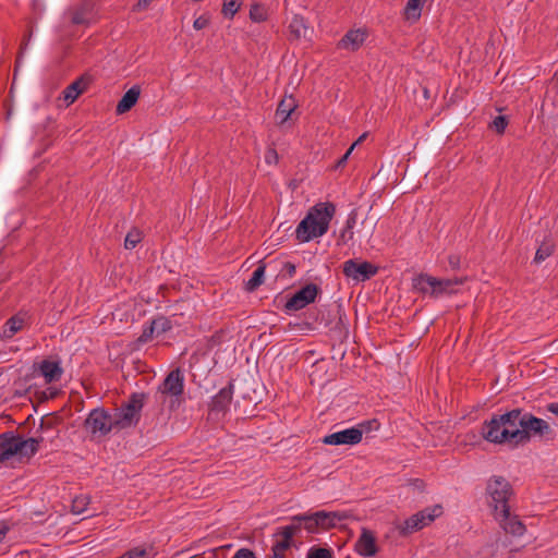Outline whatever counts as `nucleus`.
<instances>
[{
  "instance_id": "f257e3e1",
  "label": "nucleus",
  "mask_w": 558,
  "mask_h": 558,
  "mask_svg": "<svg viewBox=\"0 0 558 558\" xmlns=\"http://www.w3.org/2000/svg\"><path fill=\"white\" fill-rule=\"evenodd\" d=\"M523 410L513 409L500 415H494L490 421H485L482 427L483 437L494 444L522 445V439L517 432L522 428Z\"/></svg>"
},
{
  "instance_id": "f03ea898",
  "label": "nucleus",
  "mask_w": 558,
  "mask_h": 558,
  "mask_svg": "<svg viewBox=\"0 0 558 558\" xmlns=\"http://www.w3.org/2000/svg\"><path fill=\"white\" fill-rule=\"evenodd\" d=\"M336 214V206L330 202L318 203L311 207L304 219L296 227V239L301 242L324 235L329 228V223Z\"/></svg>"
},
{
  "instance_id": "7ed1b4c3",
  "label": "nucleus",
  "mask_w": 558,
  "mask_h": 558,
  "mask_svg": "<svg viewBox=\"0 0 558 558\" xmlns=\"http://www.w3.org/2000/svg\"><path fill=\"white\" fill-rule=\"evenodd\" d=\"M486 493L490 500L494 515H507L510 510L509 500L513 495L511 484L504 476H492L486 486Z\"/></svg>"
},
{
  "instance_id": "20e7f679",
  "label": "nucleus",
  "mask_w": 558,
  "mask_h": 558,
  "mask_svg": "<svg viewBox=\"0 0 558 558\" xmlns=\"http://www.w3.org/2000/svg\"><path fill=\"white\" fill-rule=\"evenodd\" d=\"M146 398L144 392H133L129 400L120 409H117L112 415L117 429L129 428L138 423Z\"/></svg>"
},
{
  "instance_id": "39448f33",
  "label": "nucleus",
  "mask_w": 558,
  "mask_h": 558,
  "mask_svg": "<svg viewBox=\"0 0 558 558\" xmlns=\"http://www.w3.org/2000/svg\"><path fill=\"white\" fill-rule=\"evenodd\" d=\"M521 422L522 428L520 432H517L515 435L521 437L522 445L529 442L532 436H541L547 438L554 437L553 429L543 418H538L531 413L523 412Z\"/></svg>"
},
{
  "instance_id": "423d86ee",
  "label": "nucleus",
  "mask_w": 558,
  "mask_h": 558,
  "mask_svg": "<svg viewBox=\"0 0 558 558\" xmlns=\"http://www.w3.org/2000/svg\"><path fill=\"white\" fill-rule=\"evenodd\" d=\"M184 391V375L182 371L178 367L172 369L163 379V381L158 387V393L161 398L165 396H170L172 398L170 402V408L174 409L180 405L181 397Z\"/></svg>"
},
{
  "instance_id": "0eeeda50",
  "label": "nucleus",
  "mask_w": 558,
  "mask_h": 558,
  "mask_svg": "<svg viewBox=\"0 0 558 558\" xmlns=\"http://www.w3.org/2000/svg\"><path fill=\"white\" fill-rule=\"evenodd\" d=\"M113 416L106 410L97 408L90 411L87 418L84 422V427L93 436H106L112 429L117 428L113 424Z\"/></svg>"
},
{
  "instance_id": "6e6552de",
  "label": "nucleus",
  "mask_w": 558,
  "mask_h": 558,
  "mask_svg": "<svg viewBox=\"0 0 558 558\" xmlns=\"http://www.w3.org/2000/svg\"><path fill=\"white\" fill-rule=\"evenodd\" d=\"M442 513V507L440 505H435L433 507L425 508L409 519H407L400 529V533L402 535H408L413 532L422 530L424 526L432 523L436 518L440 517Z\"/></svg>"
},
{
  "instance_id": "1a4fd4ad",
  "label": "nucleus",
  "mask_w": 558,
  "mask_h": 558,
  "mask_svg": "<svg viewBox=\"0 0 558 558\" xmlns=\"http://www.w3.org/2000/svg\"><path fill=\"white\" fill-rule=\"evenodd\" d=\"M320 289L315 283H307L299 291H296L286 303L284 308L287 312H295L304 308L308 304L315 302L316 296Z\"/></svg>"
},
{
  "instance_id": "9d476101",
  "label": "nucleus",
  "mask_w": 558,
  "mask_h": 558,
  "mask_svg": "<svg viewBox=\"0 0 558 558\" xmlns=\"http://www.w3.org/2000/svg\"><path fill=\"white\" fill-rule=\"evenodd\" d=\"M342 271L345 277L360 282L374 277L378 271V267L369 262L359 263L355 259H349L343 263Z\"/></svg>"
},
{
  "instance_id": "9b49d317",
  "label": "nucleus",
  "mask_w": 558,
  "mask_h": 558,
  "mask_svg": "<svg viewBox=\"0 0 558 558\" xmlns=\"http://www.w3.org/2000/svg\"><path fill=\"white\" fill-rule=\"evenodd\" d=\"M363 429L351 427L340 432L332 433L324 437L323 442L326 445H356L362 440Z\"/></svg>"
},
{
  "instance_id": "f8f14e48",
  "label": "nucleus",
  "mask_w": 558,
  "mask_h": 558,
  "mask_svg": "<svg viewBox=\"0 0 558 558\" xmlns=\"http://www.w3.org/2000/svg\"><path fill=\"white\" fill-rule=\"evenodd\" d=\"M19 437L13 432H5L0 434V463L11 459L13 456L19 454L21 451Z\"/></svg>"
},
{
  "instance_id": "ddd939ff",
  "label": "nucleus",
  "mask_w": 558,
  "mask_h": 558,
  "mask_svg": "<svg viewBox=\"0 0 558 558\" xmlns=\"http://www.w3.org/2000/svg\"><path fill=\"white\" fill-rule=\"evenodd\" d=\"M233 398V383L230 381L226 387L221 388L209 403V410L216 413H225L228 411Z\"/></svg>"
},
{
  "instance_id": "4468645a",
  "label": "nucleus",
  "mask_w": 558,
  "mask_h": 558,
  "mask_svg": "<svg viewBox=\"0 0 558 558\" xmlns=\"http://www.w3.org/2000/svg\"><path fill=\"white\" fill-rule=\"evenodd\" d=\"M355 551L363 557H374L378 547L373 532L366 527L362 529V533L355 543Z\"/></svg>"
},
{
  "instance_id": "2eb2a0df",
  "label": "nucleus",
  "mask_w": 558,
  "mask_h": 558,
  "mask_svg": "<svg viewBox=\"0 0 558 558\" xmlns=\"http://www.w3.org/2000/svg\"><path fill=\"white\" fill-rule=\"evenodd\" d=\"M315 517L319 521L322 531H328L337 525V522H341L349 518V514L344 511H316Z\"/></svg>"
},
{
  "instance_id": "dca6fc26",
  "label": "nucleus",
  "mask_w": 558,
  "mask_h": 558,
  "mask_svg": "<svg viewBox=\"0 0 558 558\" xmlns=\"http://www.w3.org/2000/svg\"><path fill=\"white\" fill-rule=\"evenodd\" d=\"M495 518L500 522L506 533L513 536H522L525 533V525L517 515H511L510 510H508L507 515H495Z\"/></svg>"
},
{
  "instance_id": "f3484780",
  "label": "nucleus",
  "mask_w": 558,
  "mask_h": 558,
  "mask_svg": "<svg viewBox=\"0 0 558 558\" xmlns=\"http://www.w3.org/2000/svg\"><path fill=\"white\" fill-rule=\"evenodd\" d=\"M296 100L292 97H284L278 105L275 119L278 125H283L291 118L292 113L296 109Z\"/></svg>"
},
{
  "instance_id": "a211bd4d",
  "label": "nucleus",
  "mask_w": 558,
  "mask_h": 558,
  "mask_svg": "<svg viewBox=\"0 0 558 558\" xmlns=\"http://www.w3.org/2000/svg\"><path fill=\"white\" fill-rule=\"evenodd\" d=\"M140 95L141 87L138 85H134L128 92H125L117 105V114H123L130 111L136 105Z\"/></svg>"
},
{
  "instance_id": "6ab92c4d",
  "label": "nucleus",
  "mask_w": 558,
  "mask_h": 558,
  "mask_svg": "<svg viewBox=\"0 0 558 558\" xmlns=\"http://www.w3.org/2000/svg\"><path fill=\"white\" fill-rule=\"evenodd\" d=\"M365 38V32L361 29H351L338 43V47L355 51L363 45Z\"/></svg>"
},
{
  "instance_id": "aec40b11",
  "label": "nucleus",
  "mask_w": 558,
  "mask_h": 558,
  "mask_svg": "<svg viewBox=\"0 0 558 558\" xmlns=\"http://www.w3.org/2000/svg\"><path fill=\"white\" fill-rule=\"evenodd\" d=\"M436 278L427 274H421L413 278L412 287L423 293L436 298Z\"/></svg>"
},
{
  "instance_id": "412c9836",
  "label": "nucleus",
  "mask_w": 558,
  "mask_h": 558,
  "mask_svg": "<svg viewBox=\"0 0 558 558\" xmlns=\"http://www.w3.org/2000/svg\"><path fill=\"white\" fill-rule=\"evenodd\" d=\"M87 80L85 76H81L71 83L62 92V97L68 105L73 104L77 97L86 89Z\"/></svg>"
},
{
  "instance_id": "4be33fe9",
  "label": "nucleus",
  "mask_w": 558,
  "mask_h": 558,
  "mask_svg": "<svg viewBox=\"0 0 558 558\" xmlns=\"http://www.w3.org/2000/svg\"><path fill=\"white\" fill-rule=\"evenodd\" d=\"M39 371L47 384L58 381L63 373V369L58 362H52L49 360H44L39 364Z\"/></svg>"
},
{
  "instance_id": "5701e85b",
  "label": "nucleus",
  "mask_w": 558,
  "mask_h": 558,
  "mask_svg": "<svg viewBox=\"0 0 558 558\" xmlns=\"http://www.w3.org/2000/svg\"><path fill=\"white\" fill-rule=\"evenodd\" d=\"M93 4L89 1L82 2L76 7L71 16V22L74 25H89Z\"/></svg>"
},
{
  "instance_id": "b1692460",
  "label": "nucleus",
  "mask_w": 558,
  "mask_h": 558,
  "mask_svg": "<svg viewBox=\"0 0 558 558\" xmlns=\"http://www.w3.org/2000/svg\"><path fill=\"white\" fill-rule=\"evenodd\" d=\"M26 322V314L17 313L10 317L3 327V337L12 338L16 332L23 329Z\"/></svg>"
},
{
  "instance_id": "393cba45",
  "label": "nucleus",
  "mask_w": 558,
  "mask_h": 558,
  "mask_svg": "<svg viewBox=\"0 0 558 558\" xmlns=\"http://www.w3.org/2000/svg\"><path fill=\"white\" fill-rule=\"evenodd\" d=\"M292 522H300L308 533L316 534L322 532L319 521L315 512L311 514H298L291 518Z\"/></svg>"
},
{
  "instance_id": "a878e982",
  "label": "nucleus",
  "mask_w": 558,
  "mask_h": 558,
  "mask_svg": "<svg viewBox=\"0 0 558 558\" xmlns=\"http://www.w3.org/2000/svg\"><path fill=\"white\" fill-rule=\"evenodd\" d=\"M266 268H269L268 262L260 260L257 268L253 271L251 279L246 282L245 289L248 292L255 291L264 283Z\"/></svg>"
},
{
  "instance_id": "bb28decb",
  "label": "nucleus",
  "mask_w": 558,
  "mask_h": 558,
  "mask_svg": "<svg viewBox=\"0 0 558 558\" xmlns=\"http://www.w3.org/2000/svg\"><path fill=\"white\" fill-rule=\"evenodd\" d=\"M289 38L299 40L302 37H305L307 34V26L305 21L300 15H294L291 22L289 23Z\"/></svg>"
},
{
  "instance_id": "cd10ccee",
  "label": "nucleus",
  "mask_w": 558,
  "mask_h": 558,
  "mask_svg": "<svg viewBox=\"0 0 558 558\" xmlns=\"http://www.w3.org/2000/svg\"><path fill=\"white\" fill-rule=\"evenodd\" d=\"M43 441V437L39 438H28V439H22V437H19V446L21 448V451H19V454L21 457H27L31 458L37 453L39 450V445Z\"/></svg>"
},
{
  "instance_id": "c85d7f7f",
  "label": "nucleus",
  "mask_w": 558,
  "mask_h": 558,
  "mask_svg": "<svg viewBox=\"0 0 558 558\" xmlns=\"http://www.w3.org/2000/svg\"><path fill=\"white\" fill-rule=\"evenodd\" d=\"M269 269L278 271V276L293 277L295 274V265L290 262H282L280 259H271L268 262Z\"/></svg>"
},
{
  "instance_id": "c756f323",
  "label": "nucleus",
  "mask_w": 558,
  "mask_h": 558,
  "mask_svg": "<svg viewBox=\"0 0 558 558\" xmlns=\"http://www.w3.org/2000/svg\"><path fill=\"white\" fill-rule=\"evenodd\" d=\"M356 218H357V213H356V209H353L348 219H347V222H345V226L343 228V230L341 231L340 233V236H339V243H347L349 240H352L353 238V228L356 223Z\"/></svg>"
},
{
  "instance_id": "7c9ffc66",
  "label": "nucleus",
  "mask_w": 558,
  "mask_h": 558,
  "mask_svg": "<svg viewBox=\"0 0 558 558\" xmlns=\"http://www.w3.org/2000/svg\"><path fill=\"white\" fill-rule=\"evenodd\" d=\"M463 283V279L454 278V279H437L436 278V298L444 293H452L453 287Z\"/></svg>"
},
{
  "instance_id": "2f4dec72",
  "label": "nucleus",
  "mask_w": 558,
  "mask_h": 558,
  "mask_svg": "<svg viewBox=\"0 0 558 558\" xmlns=\"http://www.w3.org/2000/svg\"><path fill=\"white\" fill-rule=\"evenodd\" d=\"M554 248L555 244L553 241H543L535 253L534 262L536 264L542 263L554 253Z\"/></svg>"
},
{
  "instance_id": "473e14b6",
  "label": "nucleus",
  "mask_w": 558,
  "mask_h": 558,
  "mask_svg": "<svg viewBox=\"0 0 558 558\" xmlns=\"http://www.w3.org/2000/svg\"><path fill=\"white\" fill-rule=\"evenodd\" d=\"M302 529L300 522H293L290 525L281 526L275 533V536H281L290 542H293V536L296 535Z\"/></svg>"
},
{
  "instance_id": "72a5a7b5",
  "label": "nucleus",
  "mask_w": 558,
  "mask_h": 558,
  "mask_svg": "<svg viewBox=\"0 0 558 558\" xmlns=\"http://www.w3.org/2000/svg\"><path fill=\"white\" fill-rule=\"evenodd\" d=\"M150 325L157 336L162 335L172 328L171 319L166 316H157L151 320Z\"/></svg>"
},
{
  "instance_id": "f704fd0d",
  "label": "nucleus",
  "mask_w": 558,
  "mask_h": 558,
  "mask_svg": "<svg viewBox=\"0 0 558 558\" xmlns=\"http://www.w3.org/2000/svg\"><path fill=\"white\" fill-rule=\"evenodd\" d=\"M422 0H408L405 14L409 20H418L421 16Z\"/></svg>"
},
{
  "instance_id": "c9c22d12",
  "label": "nucleus",
  "mask_w": 558,
  "mask_h": 558,
  "mask_svg": "<svg viewBox=\"0 0 558 558\" xmlns=\"http://www.w3.org/2000/svg\"><path fill=\"white\" fill-rule=\"evenodd\" d=\"M250 17L253 22H264L267 19V11L264 5L254 3L250 10Z\"/></svg>"
},
{
  "instance_id": "e433bc0d",
  "label": "nucleus",
  "mask_w": 558,
  "mask_h": 558,
  "mask_svg": "<svg viewBox=\"0 0 558 558\" xmlns=\"http://www.w3.org/2000/svg\"><path fill=\"white\" fill-rule=\"evenodd\" d=\"M142 240V232L137 229L131 230L124 240V247L126 250L134 248Z\"/></svg>"
},
{
  "instance_id": "4c0bfd02",
  "label": "nucleus",
  "mask_w": 558,
  "mask_h": 558,
  "mask_svg": "<svg viewBox=\"0 0 558 558\" xmlns=\"http://www.w3.org/2000/svg\"><path fill=\"white\" fill-rule=\"evenodd\" d=\"M240 2L238 0H223L222 14L226 17L232 19L240 9Z\"/></svg>"
},
{
  "instance_id": "58836bf2",
  "label": "nucleus",
  "mask_w": 558,
  "mask_h": 558,
  "mask_svg": "<svg viewBox=\"0 0 558 558\" xmlns=\"http://www.w3.org/2000/svg\"><path fill=\"white\" fill-rule=\"evenodd\" d=\"M306 558H332V550L323 547H313L308 550Z\"/></svg>"
},
{
  "instance_id": "ea45409f",
  "label": "nucleus",
  "mask_w": 558,
  "mask_h": 558,
  "mask_svg": "<svg viewBox=\"0 0 558 558\" xmlns=\"http://www.w3.org/2000/svg\"><path fill=\"white\" fill-rule=\"evenodd\" d=\"M490 125L498 134H502L508 125V119L506 116H497Z\"/></svg>"
},
{
  "instance_id": "a19ab883",
  "label": "nucleus",
  "mask_w": 558,
  "mask_h": 558,
  "mask_svg": "<svg viewBox=\"0 0 558 558\" xmlns=\"http://www.w3.org/2000/svg\"><path fill=\"white\" fill-rule=\"evenodd\" d=\"M148 551L143 547H134L125 551L122 557L123 558H145Z\"/></svg>"
},
{
  "instance_id": "79ce46f5",
  "label": "nucleus",
  "mask_w": 558,
  "mask_h": 558,
  "mask_svg": "<svg viewBox=\"0 0 558 558\" xmlns=\"http://www.w3.org/2000/svg\"><path fill=\"white\" fill-rule=\"evenodd\" d=\"M154 333H156V332L153 329L151 325L146 326L143 329L142 335L137 338L136 343L137 344H143V343L148 342L153 338Z\"/></svg>"
},
{
  "instance_id": "37998d69",
  "label": "nucleus",
  "mask_w": 558,
  "mask_h": 558,
  "mask_svg": "<svg viewBox=\"0 0 558 558\" xmlns=\"http://www.w3.org/2000/svg\"><path fill=\"white\" fill-rule=\"evenodd\" d=\"M292 546H293V542H290V541H288V539L282 537L281 541L276 542L272 545L271 550L284 554V551L288 550L289 548H291Z\"/></svg>"
},
{
  "instance_id": "c03bdc74",
  "label": "nucleus",
  "mask_w": 558,
  "mask_h": 558,
  "mask_svg": "<svg viewBox=\"0 0 558 558\" xmlns=\"http://www.w3.org/2000/svg\"><path fill=\"white\" fill-rule=\"evenodd\" d=\"M208 24H209V17L206 15H201L199 17H197L194 21L193 27L197 31H201V29L205 28Z\"/></svg>"
},
{
  "instance_id": "a18cd8bd",
  "label": "nucleus",
  "mask_w": 558,
  "mask_h": 558,
  "mask_svg": "<svg viewBox=\"0 0 558 558\" xmlns=\"http://www.w3.org/2000/svg\"><path fill=\"white\" fill-rule=\"evenodd\" d=\"M232 558H256V556L254 551L248 548H240Z\"/></svg>"
},
{
  "instance_id": "49530a36",
  "label": "nucleus",
  "mask_w": 558,
  "mask_h": 558,
  "mask_svg": "<svg viewBox=\"0 0 558 558\" xmlns=\"http://www.w3.org/2000/svg\"><path fill=\"white\" fill-rule=\"evenodd\" d=\"M154 0H138L137 3L133 7V11H144L146 10Z\"/></svg>"
},
{
  "instance_id": "de8ad7c7",
  "label": "nucleus",
  "mask_w": 558,
  "mask_h": 558,
  "mask_svg": "<svg viewBox=\"0 0 558 558\" xmlns=\"http://www.w3.org/2000/svg\"><path fill=\"white\" fill-rule=\"evenodd\" d=\"M448 263L451 267V269H459L461 264V258L459 255H450L448 257Z\"/></svg>"
},
{
  "instance_id": "09e8293b",
  "label": "nucleus",
  "mask_w": 558,
  "mask_h": 558,
  "mask_svg": "<svg viewBox=\"0 0 558 558\" xmlns=\"http://www.w3.org/2000/svg\"><path fill=\"white\" fill-rule=\"evenodd\" d=\"M352 150H353V146H351L347 150V153L337 161L336 168H341V167H343L345 165V162H347L349 156L351 155Z\"/></svg>"
},
{
  "instance_id": "8fccbe9b",
  "label": "nucleus",
  "mask_w": 558,
  "mask_h": 558,
  "mask_svg": "<svg viewBox=\"0 0 558 558\" xmlns=\"http://www.w3.org/2000/svg\"><path fill=\"white\" fill-rule=\"evenodd\" d=\"M373 424H376V428L378 427V423L376 420L364 422V423L360 424L357 427L362 428L364 432L365 429H367V430L371 429Z\"/></svg>"
},
{
  "instance_id": "3c124183",
  "label": "nucleus",
  "mask_w": 558,
  "mask_h": 558,
  "mask_svg": "<svg viewBox=\"0 0 558 558\" xmlns=\"http://www.w3.org/2000/svg\"><path fill=\"white\" fill-rule=\"evenodd\" d=\"M546 409L548 412L558 416V402H553V403L547 404Z\"/></svg>"
},
{
  "instance_id": "603ef678",
  "label": "nucleus",
  "mask_w": 558,
  "mask_h": 558,
  "mask_svg": "<svg viewBox=\"0 0 558 558\" xmlns=\"http://www.w3.org/2000/svg\"><path fill=\"white\" fill-rule=\"evenodd\" d=\"M274 158L275 160H277L278 158V155H277V151L275 149H269L266 154V160L268 162H270V159Z\"/></svg>"
},
{
  "instance_id": "864d4df0",
  "label": "nucleus",
  "mask_w": 558,
  "mask_h": 558,
  "mask_svg": "<svg viewBox=\"0 0 558 558\" xmlns=\"http://www.w3.org/2000/svg\"><path fill=\"white\" fill-rule=\"evenodd\" d=\"M366 136L367 133L362 134L351 146L354 148L356 145L361 144L366 138Z\"/></svg>"
},
{
  "instance_id": "5fc2aeb1",
  "label": "nucleus",
  "mask_w": 558,
  "mask_h": 558,
  "mask_svg": "<svg viewBox=\"0 0 558 558\" xmlns=\"http://www.w3.org/2000/svg\"><path fill=\"white\" fill-rule=\"evenodd\" d=\"M7 532H8V527L0 529V543L5 537Z\"/></svg>"
},
{
  "instance_id": "6e6d98bb",
  "label": "nucleus",
  "mask_w": 558,
  "mask_h": 558,
  "mask_svg": "<svg viewBox=\"0 0 558 558\" xmlns=\"http://www.w3.org/2000/svg\"><path fill=\"white\" fill-rule=\"evenodd\" d=\"M271 558H286L283 553L272 551Z\"/></svg>"
},
{
  "instance_id": "4d7b16f0",
  "label": "nucleus",
  "mask_w": 558,
  "mask_h": 558,
  "mask_svg": "<svg viewBox=\"0 0 558 558\" xmlns=\"http://www.w3.org/2000/svg\"><path fill=\"white\" fill-rule=\"evenodd\" d=\"M73 510L76 512H81L83 510L82 508H77V500H74L73 502Z\"/></svg>"
},
{
  "instance_id": "13d9d810",
  "label": "nucleus",
  "mask_w": 558,
  "mask_h": 558,
  "mask_svg": "<svg viewBox=\"0 0 558 558\" xmlns=\"http://www.w3.org/2000/svg\"><path fill=\"white\" fill-rule=\"evenodd\" d=\"M414 484H415L417 487H423V485H424L423 481H421V480H415V481H414Z\"/></svg>"
},
{
  "instance_id": "bf43d9fd",
  "label": "nucleus",
  "mask_w": 558,
  "mask_h": 558,
  "mask_svg": "<svg viewBox=\"0 0 558 558\" xmlns=\"http://www.w3.org/2000/svg\"><path fill=\"white\" fill-rule=\"evenodd\" d=\"M44 426H45V422H44V420H41V423H40V425H39V428H40V429H43V428H44Z\"/></svg>"
},
{
  "instance_id": "052dcab7",
  "label": "nucleus",
  "mask_w": 558,
  "mask_h": 558,
  "mask_svg": "<svg viewBox=\"0 0 558 558\" xmlns=\"http://www.w3.org/2000/svg\"><path fill=\"white\" fill-rule=\"evenodd\" d=\"M117 558H123V557H122V556H120V557H117Z\"/></svg>"
}]
</instances>
